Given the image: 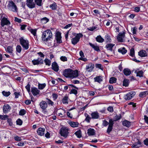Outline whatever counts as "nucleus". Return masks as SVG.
Listing matches in <instances>:
<instances>
[{
    "mask_svg": "<svg viewBox=\"0 0 148 148\" xmlns=\"http://www.w3.org/2000/svg\"><path fill=\"white\" fill-rule=\"evenodd\" d=\"M7 121L10 125H12V119H11L8 118Z\"/></svg>",
    "mask_w": 148,
    "mask_h": 148,
    "instance_id": "obj_64",
    "label": "nucleus"
},
{
    "mask_svg": "<svg viewBox=\"0 0 148 148\" xmlns=\"http://www.w3.org/2000/svg\"><path fill=\"white\" fill-rule=\"evenodd\" d=\"M77 90H76L75 89H72L71 90V91L70 92V94H74L75 95H76L77 94Z\"/></svg>",
    "mask_w": 148,
    "mask_h": 148,
    "instance_id": "obj_54",
    "label": "nucleus"
},
{
    "mask_svg": "<svg viewBox=\"0 0 148 148\" xmlns=\"http://www.w3.org/2000/svg\"><path fill=\"white\" fill-rule=\"evenodd\" d=\"M79 53L81 57L79 58V60H81L84 62H86L87 60V59L86 58H84V53L82 50L80 51Z\"/></svg>",
    "mask_w": 148,
    "mask_h": 148,
    "instance_id": "obj_21",
    "label": "nucleus"
},
{
    "mask_svg": "<svg viewBox=\"0 0 148 148\" xmlns=\"http://www.w3.org/2000/svg\"><path fill=\"white\" fill-rule=\"evenodd\" d=\"M42 0H34L36 4L39 6H41L42 5Z\"/></svg>",
    "mask_w": 148,
    "mask_h": 148,
    "instance_id": "obj_44",
    "label": "nucleus"
},
{
    "mask_svg": "<svg viewBox=\"0 0 148 148\" xmlns=\"http://www.w3.org/2000/svg\"><path fill=\"white\" fill-rule=\"evenodd\" d=\"M46 99L47 100L46 102L49 105H51V106L53 105V102L52 101L48 98H47Z\"/></svg>",
    "mask_w": 148,
    "mask_h": 148,
    "instance_id": "obj_51",
    "label": "nucleus"
},
{
    "mask_svg": "<svg viewBox=\"0 0 148 148\" xmlns=\"http://www.w3.org/2000/svg\"><path fill=\"white\" fill-rule=\"evenodd\" d=\"M136 92L134 91H132L126 94L124 97L126 100H130L132 99L135 95Z\"/></svg>",
    "mask_w": 148,
    "mask_h": 148,
    "instance_id": "obj_7",
    "label": "nucleus"
},
{
    "mask_svg": "<svg viewBox=\"0 0 148 148\" xmlns=\"http://www.w3.org/2000/svg\"><path fill=\"white\" fill-rule=\"evenodd\" d=\"M148 95V90L142 92L140 93L139 96L140 97H144Z\"/></svg>",
    "mask_w": 148,
    "mask_h": 148,
    "instance_id": "obj_29",
    "label": "nucleus"
},
{
    "mask_svg": "<svg viewBox=\"0 0 148 148\" xmlns=\"http://www.w3.org/2000/svg\"><path fill=\"white\" fill-rule=\"evenodd\" d=\"M85 115L86 117V118L85 120V121L88 123H89L90 122V120L91 119V118L87 113L85 114Z\"/></svg>",
    "mask_w": 148,
    "mask_h": 148,
    "instance_id": "obj_41",
    "label": "nucleus"
},
{
    "mask_svg": "<svg viewBox=\"0 0 148 148\" xmlns=\"http://www.w3.org/2000/svg\"><path fill=\"white\" fill-rule=\"evenodd\" d=\"M40 105L41 108L43 110H45L47 106V103L45 101H41L40 103Z\"/></svg>",
    "mask_w": 148,
    "mask_h": 148,
    "instance_id": "obj_24",
    "label": "nucleus"
},
{
    "mask_svg": "<svg viewBox=\"0 0 148 148\" xmlns=\"http://www.w3.org/2000/svg\"><path fill=\"white\" fill-rule=\"evenodd\" d=\"M1 25L2 27H4L5 25H9L10 24V21L7 19V18L5 17L2 18H1Z\"/></svg>",
    "mask_w": 148,
    "mask_h": 148,
    "instance_id": "obj_8",
    "label": "nucleus"
},
{
    "mask_svg": "<svg viewBox=\"0 0 148 148\" xmlns=\"http://www.w3.org/2000/svg\"><path fill=\"white\" fill-rule=\"evenodd\" d=\"M135 73L136 74V76H137L141 77L143 76V72L142 71H140L138 72L136 71L135 72Z\"/></svg>",
    "mask_w": 148,
    "mask_h": 148,
    "instance_id": "obj_38",
    "label": "nucleus"
},
{
    "mask_svg": "<svg viewBox=\"0 0 148 148\" xmlns=\"http://www.w3.org/2000/svg\"><path fill=\"white\" fill-rule=\"evenodd\" d=\"M125 33L123 32L122 33H119L117 37V39L118 41L123 42V38L125 36Z\"/></svg>",
    "mask_w": 148,
    "mask_h": 148,
    "instance_id": "obj_11",
    "label": "nucleus"
},
{
    "mask_svg": "<svg viewBox=\"0 0 148 148\" xmlns=\"http://www.w3.org/2000/svg\"><path fill=\"white\" fill-rule=\"evenodd\" d=\"M30 85L28 83L25 87L26 89L29 94L30 93Z\"/></svg>",
    "mask_w": 148,
    "mask_h": 148,
    "instance_id": "obj_53",
    "label": "nucleus"
},
{
    "mask_svg": "<svg viewBox=\"0 0 148 148\" xmlns=\"http://www.w3.org/2000/svg\"><path fill=\"white\" fill-rule=\"evenodd\" d=\"M89 45L95 51H100L99 47L98 46H95L90 43H89Z\"/></svg>",
    "mask_w": 148,
    "mask_h": 148,
    "instance_id": "obj_33",
    "label": "nucleus"
},
{
    "mask_svg": "<svg viewBox=\"0 0 148 148\" xmlns=\"http://www.w3.org/2000/svg\"><path fill=\"white\" fill-rule=\"evenodd\" d=\"M130 55L132 57H134L135 56V51L134 48H131L130 50Z\"/></svg>",
    "mask_w": 148,
    "mask_h": 148,
    "instance_id": "obj_47",
    "label": "nucleus"
},
{
    "mask_svg": "<svg viewBox=\"0 0 148 148\" xmlns=\"http://www.w3.org/2000/svg\"><path fill=\"white\" fill-rule=\"evenodd\" d=\"M45 131V128L40 127L38 129L37 133L39 135L42 136L44 135Z\"/></svg>",
    "mask_w": 148,
    "mask_h": 148,
    "instance_id": "obj_18",
    "label": "nucleus"
},
{
    "mask_svg": "<svg viewBox=\"0 0 148 148\" xmlns=\"http://www.w3.org/2000/svg\"><path fill=\"white\" fill-rule=\"evenodd\" d=\"M52 37L53 34L51 30L47 29L42 33V40L44 41L47 42Z\"/></svg>",
    "mask_w": 148,
    "mask_h": 148,
    "instance_id": "obj_1",
    "label": "nucleus"
},
{
    "mask_svg": "<svg viewBox=\"0 0 148 148\" xmlns=\"http://www.w3.org/2000/svg\"><path fill=\"white\" fill-rule=\"evenodd\" d=\"M123 73L126 76L130 75L131 73L130 70L128 68L124 69L123 71Z\"/></svg>",
    "mask_w": 148,
    "mask_h": 148,
    "instance_id": "obj_26",
    "label": "nucleus"
},
{
    "mask_svg": "<svg viewBox=\"0 0 148 148\" xmlns=\"http://www.w3.org/2000/svg\"><path fill=\"white\" fill-rule=\"evenodd\" d=\"M62 101L63 104H68L69 101V97L68 96L65 95L62 99Z\"/></svg>",
    "mask_w": 148,
    "mask_h": 148,
    "instance_id": "obj_31",
    "label": "nucleus"
},
{
    "mask_svg": "<svg viewBox=\"0 0 148 148\" xmlns=\"http://www.w3.org/2000/svg\"><path fill=\"white\" fill-rule=\"evenodd\" d=\"M43 60L42 58H38L37 59H34L32 62L34 65H38L39 64H42Z\"/></svg>",
    "mask_w": 148,
    "mask_h": 148,
    "instance_id": "obj_12",
    "label": "nucleus"
},
{
    "mask_svg": "<svg viewBox=\"0 0 148 148\" xmlns=\"http://www.w3.org/2000/svg\"><path fill=\"white\" fill-rule=\"evenodd\" d=\"M60 60L63 61H67V58L65 56H61L60 58Z\"/></svg>",
    "mask_w": 148,
    "mask_h": 148,
    "instance_id": "obj_62",
    "label": "nucleus"
},
{
    "mask_svg": "<svg viewBox=\"0 0 148 148\" xmlns=\"http://www.w3.org/2000/svg\"><path fill=\"white\" fill-rule=\"evenodd\" d=\"M31 92L33 95L35 96L39 94L40 91L36 88L32 87L31 88Z\"/></svg>",
    "mask_w": 148,
    "mask_h": 148,
    "instance_id": "obj_15",
    "label": "nucleus"
},
{
    "mask_svg": "<svg viewBox=\"0 0 148 148\" xmlns=\"http://www.w3.org/2000/svg\"><path fill=\"white\" fill-rule=\"evenodd\" d=\"M16 49L18 52L20 53L21 51V47L20 45H18L16 47Z\"/></svg>",
    "mask_w": 148,
    "mask_h": 148,
    "instance_id": "obj_50",
    "label": "nucleus"
},
{
    "mask_svg": "<svg viewBox=\"0 0 148 148\" xmlns=\"http://www.w3.org/2000/svg\"><path fill=\"white\" fill-rule=\"evenodd\" d=\"M52 69L56 72L59 70V67L57 64L55 62H53L52 64Z\"/></svg>",
    "mask_w": 148,
    "mask_h": 148,
    "instance_id": "obj_19",
    "label": "nucleus"
},
{
    "mask_svg": "<svg viewBox=\"0 0 148 148\" xmlns=\"http://www.w3.org/2000/svg\"><path fill=\"white\" fill-rule=\"evenodd\" d=\"M5 51L7 52L13 56V48L11 46H8L7 48L5 49Z\"/></svg>",
    "mask_w": 148,
    "mask_h": 148,
    "instance_id": "obj_23",
    "label": "nucleus"
},
{
    "mask_svg": "<svg viewBox=\"0 0 148 148\" xmlns=\"http://www.w3.org/2000/svg\"><path fill=\"white\" fill-rule=\"evenodd\" d=\"M21 45L25 49L27 50L29 48V42L27 40H25L23 38L21 37L19 39Z\"/></svg>",
    "mask_w": 148,
    "mask_h": 148,
    "instance_id": "obj_4",
    "label": "nucleus"
},
{
    "mask_svg": "<svg viewBox=\"0 0 148 148\" xmlns=\"http://www.w3.org/2000/svg\"><path fill=\"white\" fill-rule=\"evenodd\" d=\"M121 119V117L120 116L116 115V116L114 118V120H113L114 121H116L118 120Z\"/></svg>",
    "mask_w": 148,
    "mask_h": 148,
    "instance_id": "obj_61",
    "label": "nucleus"
},
{
    "mask_svg": "<svg viewBox=\"0 0 148 148\" xmlns=\"http://www.w3.org/2000/svg\"><path fill=\"white\" fill-rule=\"evenodd\" d=\"M119 52L121 53L122 54H124L127 52V50L125 47L121 48L118 50Z\"/></svg>",
    "mask_w": 148,
    "mask_h": 148,
    "instance_id": "obj_30",
    "label": "nucleus"
},
{
    "mask_svg": "<svg viewBox=\"0 0 148 148\" xmlns=\"http://www.w3.org/2000/svg\"><path fill=\"white\" fill-rule=\"evenodd\" d=\"M44 61L46 65H48L50 66L51 64V61L48 59L46 58L45 60Z\"/></svg>",
    "mask_w": 148,
    "mask_h": 148,
    "instance_id": "obj_49",
    "label": "nucleus"
},
{
    "mask_svg": "<svg viewBox=\"0 0 148 148\" xmlns=\"http://www.w3.org/2000/svg\"><path fill=\"white\" fill-rule=\"evenodd\" d=\"M91 118L93 119H97L99 117V114L97 112H92L91 114Z\"/></svg>",
    "mask_w": 148,
    "mask_h": 148,
    "instance_id": "obj_17",
    "label": "nucleus"
},
{
    "mask_svg": "<svg viewBox=\"0 0 148 148\" xmlns=\"http://www.w3.org/2000/svg\"><path fill=\"white\" fill-rule=\"evenodd\" d=\"M68 123L73 127H78L79 123L77 122L69 121L68 122Z\"/></svg>",
    "mask_w": 148,
    "mask_h": 148,
    "instance_id": "obj_25",
    "label": "nucleus"
},
{
    "mask_svg": "<svg viewBox=\"0 0 148 148\" xmlns=\"http://www.w3.org/2000/svg\"><path fill=\"white\" fill-rule=\"evenodd\" d=\"M40 21L42 24H45L49 21V19L45 17L41 18Z\"/></svg>",
    "mask_w": 148,
    "mask_h": 148,
    "instance_id": "obj_37",
    "label": "nucleus"
},
{
    "mask_svg": "<svg viewBox=\"0 0 148 148\" xmlns=\"http://www.w3.org/2000/svg\"><path fill=\"white\" fill-rule=\"evenodd\" d=\"M71 78H76L78 76V71L77 70H72Z\"/></svg>",
    "mask_w": 148,
    "mask_h": 148,
    "instance_id": "obj_16",
    "label": "nucleus"
},
{
    "mask_svg": "<svg viewBox=\"0 0 148 148\" xmlns=\"http://www.w3.org/2000/svg\"><path fill=\"white\" fill-rule=\"evenodd\" d=\"M97 27L96 26H94L92 27H90L89 28H88L87 29L88 30L93 31L94 30L96 29Z\"/></svg>",
    "mask_w": 148,
    "mask_h": 148,
    "instance_id": "obj_59",
    "label": "nucleus"
},
{
    "mask_svg": "<svg viewBox=\"0 0 148 148\" xmlns=\"http://www.w3.org/2000/svg\"><path fill=\"white\" fill-rule=\"evenodd\" d=\"M52 96H53L54 100H55L58 97V95L56 93H53L52 94Z\"/></svg>",
    "mask_w": 148,
    "mask_h": 148,
    "instance_id": "obj_60",
    "label": "nucleus"
},
{
    "mask_svg": "<svg viewBox=\"0 0 148 148\" xmlns=\"http://www.w3.org/2000/svg\"><path fill=\"white\" fill-rule=\"evenodd\" d=\"M11 108V107L8 104H5L3 107V112L5 114H6L10 111Z\"/></svg>",
    "mask_w": 148,
    "mask_h": 148,
    "instance_id": "obj_14",
    "label": "nucleus"
},
{
    "mask_svg": "<svg viewBox=\"0 0 148 148\" xmlns=\"http://www.w3.org/2000/svg\"><path fill=\"white\" fill-rule=\"evenodd\" d=\"M96 67L97 68H98L100 69L103 70V67H102V65L100 64H96L95 65Z\"/></svg>",
    "mask_w": 148,
    "mask_h": 148,
    "instance_id": "obj_56",
    "label": "nucleus"
},
{
    "mask_svg": "<svg viewBox=\"0 0 148 148\" xmlns=\"http://www.w3.org/2000/svg\"><path fill=\"white\" fill-rule=\"evenodd\" d=\"M114 45H115L113 43H109L106 45L105 47L107 50L112 51H113L112 50V48Z\"/></svg>",
    "mask_w": 148,
    "mask_h": 148,
    "instance_id": "obj_22",
    "label": "nucleus"
},
{
    "mask_svg": "<svg viewBox=\"0 0 148 148\" xmlns=\"http://www.w3.org/2000/svg\"><path fill=\"white\" fill-rule=\"evenodd\" d=\"M138 55L141 57H144L147 55V52L144 50H141L138 52Z\"/></svg>",
    "mask_w": 148,
    "mask_h": 148,
    "instance_id": "obj_28",
    "label": "nucleus"
},
{
    "mask_svg": "<svg viewBox=\"0 0 148 148\" xmlns=\"http://www.w3.org/2000/svg\"><path fill=\"white\" fill-rule=\"evenodd\" d=\"M26 112L24 109H21L20 111L19 114L20 115L23 116L25 114Z\"/></svg>",
    "mask_w": 148,
    "mask_h": 148,
    "instance_id": "obj_48",
    "label": "nucleus"
},
{
    "mask_svg": "<svg viewBox=\"0 0 148 148\" xmlns=\"http://www.w3.org/2000/svg\"><path fill=\"white\" fill-rule=\"evenodd\" d=\"M69 129L66 127H62L60 130V134L64 138H67L69 134Z\"/></svg>",
    "mask_w": 148,
    "mask_h": 148,
    "instance_id": "obj_5",
    "label": "nucleus"
},
{
    "mask_svg": "<svg viewBox=\"0 0 148 148\" xmlns=\"http://www.w3.org/2000/svg\"><path fill=\"white\" fill-rule=\"evenodd\" d=\"M75 134L78 138H80L82 137L81 132L80 130H79L75 133Z\"/></svg>",
    "mask_w": 148,
    "mask_h": 148,
    "instance_id": "obj_46",
    "label": "nucleus"
},
{
    "mask_svg": "<svg viewBox=\"0 0 148 148\" xmlns=\"http://www.w3.org/2000/svg\"><path fill=\"white\" fill-rule=\"evenodd\" d=\"M46 86L45 84H41L39 83L38 84V88L39 89L42 90L44 89Z\"/></svg>",
    "mask_w": 148,
    "mask_h": 148,
    "instance_id": "obj_39",
    "label": "nucleus"
},
{
    "mask_svg": "<svg viewBox=\"0 0 148 148\" xmlns=\"http://www.w3.org/2000/svg\"><path fill=\"white\" fill-rule=\"evenodd\" d=\"M17 124L19 125H21L22 124V121L20 119H18L16 121Z\"/></svg>",
    "mask_w": 148,
    "mask_h": 148,
    "instance_id": "obj_57",
    "label": "nucleus"
},
{
    "mask_svg": "<svg viewBox=\"0 0 148 148\" xmlns=\"http://www.w3.org/2000/svg\"><path fill=\"white\" fill-rule=\"evenodd\" d=\"M29 31L34 36H35L36 34V30L35 29H31Z\"/></svg>",
    "mask_w": 148,
    "mask_h": 148,
    "instance_id": "obj_55",
    "label": "nucleus"
},
{
    "mask_svg": "<svg viewBox=\"0 0 148 148\" xmlns=\"http://www.w3.org/2000/svg\"><path fill=\"white\" fill-rule=\"evenodd\" d=\"M94 65L92 63H89L86 66V70L88 72L91 71L94 68Z\"/></svg>",
    "mask_w": 148,
    "mask_h": 148,
    "instance_id": "obj_20",
    "label": "nucleus"
},
{
    "mask_svg": "<svg viewBox=\"0 0 148 148\" xmlns=\"http://www.w3.org/2000/svg\"><path fill=\"white\" fill-rule=\"evenodd\" d=\"M107 110L110 112H112L113 111V109L112 106H109Z\"/></svg>",
    "mask_w": 148,
    "mask_h": 148,
    "instance_id": "obj_63",
    "label": "nucleus"
},
{
    "mask_svg": "<svg viewBox=\"0 0 148 148\" xmlns=\"http://www.w3.org/2000/svg\"><path fill=\"white\" fill-rule=\"evenodd\" d=\"M83 36L82 34H77L75 38L71 39L72 43L74 45L76 44L79 41L80 38L82 37Z\"/></svg>",
    "mask_w": 148,
    "mask_h": 148,
    "instance_id": "obj_6",
    "label": "nucleus"
},
{
    "mask_svg": "<svg viewBox=\"0 0 148 148\" xmlns=\"http://www.w3.org/2000/svg\"><path fill=\"white\" fill-rule=\"evenodd\" d=\"M2 94L5 97H8L10 95L11 93L10 91L5 92L3 91L2 92Z\"/></svg>",
    "mask_w": 148,
    "mask_h": 148,
    "instance_id": "obj_45",
    "label": "nucleus"
},
{
    "mask_svg": "<svg viewBox=\"0 0 148 148\" xmlns=\"http://www.w3.org/2000/svg\"><path fill=\"white\" fill-rule=\"evenodd\" d=\"M129 80L127 79H125L123 81V86L127 87L129 85Z\"/></svg>",
    "mask_w": 148,
    "mask_h": 148,
    "instance_id": "obj_42",
    "label": "nucleus"
},
{
    "mask_svg": "<svg viewBox=\"0 0 148 148\" xmlns=\"http://www.w3.org/2000/svg\"><path fill=\"white\" fill-rule=\"evenodd\" d=\"M95 81V82H97L99 83H100L102 81V79L101 77L100 76H97L96 77L94 78Z\"/></svg>",
    "mask_w": 148,
    "mask_h": 148,
    "instance_id": "obj_35",
    "label": "nucleus"
},
{
    "mask_svg": "<svg viewBox=\"0 0 148 148\" xmlns=\"http://www.w3.org/2000/svg\"><path fill=\"white\" fill-rule=\"evenodd\" d=\"M7 8L10 11L14 12H16L18 11V8L13 1H9L7 5Z\"/></svg>",
    "mask_w": 148,
    "mask_h": 148,
    "instance_id": "obj_3",
    "label": "nucleus"
},
{
    "mask_svg": "<svg viewBox=\"0 0 148 148\" xmlns=\"http://www.w3.org/2000/svg\"><path fill=\"white\" fill-rule=\"evenodd\" d=\"M50 8L52 10H55L56 9L57 5L55 3L50 5Z\"/></svg>",
    "mask_w": 148,
    "mask_h": 148,
    "instance_id": "obj_43",
    "label": "nucleus"
},
{
    "mask_svg": "<svg viewBox=\"0 0 148 148\" xmlns=\"http://www.w3.org/2000/svg\"><path fill=\"white\" fill-rule=\"evenodd\" d=\"M141 142L138 140L137 142L134 144L132 145V148H138L140 147L141 145Z\"/></svg>",
    "mask_w": 148,
    "mask_h": 148,
    "instance_id": "obj_32",
    "label": "nucleus"
},
{
    "mask_svg": "<svg viewBox=\"0 0 148 148\" xmlns=\"http://www.w3.org/2000/svg\"><path fill=\"white\" fill-rule=\"evenodd\" d=\"M96 40L99 42H102L104 41V39L100 36H98L96 38Z\"/></svg>",
    "mask_w": 148,
    "mask_h": 148,
    "instance_id": "obj_36",
    "label": "nucleus"
},
{
    "mask_svg": "<svg viewBox=\"0 0 148 148\" xmlns=\"http://www.w3.org/2000/svg\"><path fill=\"white\" fill-rule=\"evenodd\" d=\"M105 39L106 40L107 42H110L111 39L110 38V36L108 35H106L105 36Z\"/></svg>",
    "mask_w": 148,
    "mask_h": 148,
    "instance_id": "obj_58",
    "label": "nucleus"
},
{
    "mask_svg": "<svg viewBox=\"0 0 148 148\" xmlns=\"http://www.w3.org/2000/svg\"><path fill=\"white\" fill-rule=\"evenodd\" d=\"M116 79L114 77H111L110 78L109 82L110 84L115 83L116 82Z\"/></svg>",
    "mask_w": 148,
    "mask_h": 148,
    "instance_id": "obj_40",
    "label": "nucleus"
},
{
    "mask_svg": "<svg viewBox=\"0 0 148 148\" xmlns=\"http://www.w3.org/2000/svg\"><path fill=\"white\" fill-rule=\"evenodd\" d=\"M26 5L29 8L32 9L35 7V4L34 2V0H27Z\"/></svg>",
    "mask_w": 148,
    "mask_h": 148,
    "instance_id": "obj_10",
    "label": "nucleus"
},
{
    "mask_svg": "<svg viewBox=\"0 0 148 148\" xmlns=\"http://www.w3.org/2000/svg\"><path fill=\"white\" fill-rule=\"evenodd\" d=\"M56 38L57 43L62 42L61 39V33L59 32H57L55 34Z\"/></svg>",
    "mask_w": 148,
    "mask_h": 148,
    "instance_id": "obj_13",
    "label": "nucleus"
},
{
    "mask_svg": "<svg viewBox=\"0 0 148 148\" xmlns=\"http://www.w3.org/2000/svg\"><path fill=\"white\" fill-rule=\"evenodd\" d=\"M72 70V69H65L63 72V75L66 77L71 78Z\"/></svg>",
    "mask_w": 148,
    "mask_h": 148,
    "instance_id": "obj_9",
    "label": "nucleus"
},
{
    "mask_svg": "<svg viewBox=\"0 0 148 148\" xmlns=\"http://www.w3.org/2000/svg\"><path fill=\"white\" fill-rule=\"evenodd\" d=\"M114 123V121L112 119H109V122H108L106 120L103 121L102 125L103 126L106 127L108 125V126L107 130V132L108 134H109L112 130Z\"/></svg>",
    "mask_w": 148,
    "mask_h": 148,
    "instance_id": "obj_2",
    "label": "nucleus"
},
{
    "mask_svg": "<svg viewBox=\"0 0 148 148\" xmlns=\"http://www.w3.org/2000/svg\"><path fill=\"white\" fill-rule=\"evenodd\" d=\"M8 117V116L7 115H0V118L2 120H5Z\"/></svg>",
    "mask_w": 148,
    "mask_h": 148,
    "instance_id": "obj_52",
    "label": "nucleus"
},
{
    "mask_svg": "<svg viewBox=\"0 0 148 148\" xmlns=\"http://www.w3.org/2000/svg\"><path fill=\"white\" fill-rule=\"evenodd\" d=\"M123 125L126 127H129L130 125V122L127 120H125L123 122Z\"/></svg>",
    "mask_w": 148,
    "mask_h": 148,
    "instance_id": "obj_34",
    "label": "nucleus"
},
{
    "mask_svg": "<svg viewBox=\"0 0 148 148\" xmlns=\"http://www.w3.org/2000/svg\"><path fill=\"white\" fill-rule=\"evenodd\" d=\"M87 134L89 136L93 135L95 134V131L93 129L89 128L88 130Z\"/></svg>",
    "mask_w": 148,
    "mask_h": 148,
    "instance_id": "obj_27",
    "label": "nucleus"
}]
</instances>
